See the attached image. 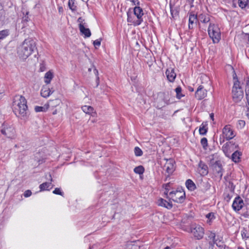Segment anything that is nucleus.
I'll use <instances>...</instances> for the list:
<instances>
[{
  "label": "nucleus",
  "instance_id": "cd10ccee",
  "mask_svg": "<svg viewBox=\"0 0 249 249\" xmlns=\"http://www.w3.org/2000/svg\"><path fill=\"white\" fill-rule=\"evenodd\" d=\"M170 12L171 16L173 18L178 16L179 13L178 7L172 5L171 3L170 4Z\"/></svg>",
  "mask_w": 249,
  "mask_h": 249
},
{
  "label": "nucleus",
  "instance_id": "680f3d73",
  "mask_svg": "<svg viewBox=\"0 0 249 249\" xmlns=\"http://www.w3.org/2000/svg\"><path fill=\"white\" fill-rule=\"evenodd\" d=\"M189 90L191 92H193L194 91V89L192 87H189Z\"/></svg>",
  "mask_w": 249,
  "mask_h": 249
},
{
  "label": "nucleus",
  "instance_id": "c85d7f7f",
  "mask_svg": "<svg viewBox=\"0 0 249 249\" xmlns=\"http://www.w3.org/2000/svg\"><path fill=\"white\" fill-rule=\"evenodd\" d=\"M242 237L244 240H247L249 238V228H243L241 231Z\"/></svg>",
  "mask_w": 249,
  "mask_h": 249
},
{
  "label": "nucleus",
  "instance_id": "774afa93",
  "mask_svg": "<svg viewBox=\"0 0 249 249\" xmlns=\"http://www.w3.org/2000/svg\"><path fill=\"white\" fill-rule=\"evenodd\" d=\"M247 116L248 117V119H249V112L247 114Z\"/></svg>",
  "mask_w": 249,
  "mask_h": 249
},
{
  "label": "nucleus",
  "instance_id": "a211bd4d",
  "mask_svg": "<svg viewBox=\"0 0 249 249\" xmlns=\"http://www.w3.org/2000/svg\"><path fill=\"white\" fill-rule=\"evenodd\" d=\"M198 167L199 168V172L201 176H204L208 174V166L202 161L200 160L199 161Z\"/></svg>",
  "mask_w": 249,
  "mask_h": 249
},
{
  "label": "nucleus",
  "instance_id": "338daca9",
  "mask_svg": "<svg viewBox=\"0 0 249 249\" xmlns=\"http://www.w3.org/2000/svg\"><path fill=\"white\" fill-rule=\"evenodd\" d=\"M164 249H171L169 247H166Z\"/></svg>",
  "mask_w": 249,
  "mask_h": 249
},
{
  "label": "nucleus",
  "instance_id": "13d9d810",
  "mask_svg": "<svg viewBox=\"0 0 249 249\" xmlns=\"http://www.w3.org/2000/svg\"><path fill=\"white\" fill-rule=\"evenodd\" d=\"M210 118L212 120H214V114L212 113L210 115Z\"/></svg>",
  "mask_w": 249,
  "mask_h": 249
},
{
  "label": "nucleus",
  "instance_id": "e433bc0d",
  "mask_svg": "<svg viewBox=\"0 0 249 249\" xmlns=\"http://www.w3.org/2000/svg\"><path fill=\"white\" fill-rule=\"evenodd\" d=\"M248 2L249 0H238L239 6L241 8L243 9L248 5Z\"/></svg>",
  "mask_w": 249,
  "mask_h": 249
},
{
  "label": "nucleus",
  "instance_id": "58836bf2",
  "mask_svg": "<svg viewBox=\"0 0 249 249\" xmlns=\"http://www.w3.org/2000/svg\"><path fill=\"white\" fill-rule=\"evenodd\" d=\"M163 187L164 188L165 190L164 194L165 195L166 197L167 198H169V197L168 196V192L169 190V188L170 187V183L169 182L166 184H163Z\"/></svg>",
  "mask_w": 249,
  "mask_h": 249
},
{
  "label": "nucleus",
  "instance_id": "aec40b11",
  "mask_svg": "<svg viewBox=\"0 0 249 249\" xmlns=\"http://www.w3.org/2000/svg\"><path fill=\"white\" fill-rule=\"evenodd\" d=\"M85 23H80L79 24V30L82 35H84L85 37H89L91 36V32L89 28L84 26Z\"/></svg>",
  "mask_w": 249,
  "mask_h": 249
},
{
  "label": "nucleus",
  "instance_id": "f8f14e48",
  "mask_svg": "<svg viewBox=\"0 0 249 249\" xmlns=\"http://www.w3.org/2000/svg\"><path fill=\"white\" fill-rule=\"evenodd\" d=\"M244 205L243 200L239 196H236L232 203V207L235 211H239Z\"/></svg>",
  "mask_w": 249,
  "mask_h": 249
},
{
  "label": "nucleus",
  "instance_id": "e2e57ef3",
  "mask_svg": "<svg viewBox=\"0 0 249 249\" xmlns=\"http://www.w3.org/2000/svg\"><path fill=\"white\" fill-rule=\"evenodd\" d=\"M3 95L4 94H3V93L0 92V99H1L3 97Z\"/></svg>",
  "mask_w": 249,
  "mask_h": 249
},
{
  "label": "nucleus",
  "instance_id": "8fccbe9b",
  "mask_svg": "<svg viewBox=\"0 0 249 249\" xmlns=\"http://www.w3.org/2000/svg\"><path fill=\"white\" fill-rule=\"evenodd\" d=\"M242 215L245 217V218H249V212L246 211L245 212H243L242 214Z\"/></svg>",
  "mask_w": 249,
  "mask_h": 249
},
{
  "label": "nucleus",
  "instance_id": "603ef678",
  "mask_svg": "<svg viewBox=\"0 0 249 249\" xmlns=\"http://www.w3.org/2000/svg\"><path fill=\"white\" fill-rule=\"evenodd\" d=\"M130 1L134 4V5H139L140 4V2L138 0H130Z\"/></svg>",
  "mask_w": 249,
  "mask_h": 249
},
{
  "label": "nucleus",
  "instance_id": "2f4dec72",
  "mask_svg": "<svg viewBox=\"0 0 249 249\" xmlns=\"http://www.w3.org/2000/svg\"><path fill=\"white\" fill-rule=\"evenodd\" d=\"M206 217L208 219L207 223L211 224L212 221L215 218L214 213H209L206 215Z\"/></svg>",
  "mask_w": 249,
  "mask_h": 249
},
{
  "label": "nucleus",
  "instance_id": "9b49d317",
  "mask_svg": "<svg viewBox=\"0 0 249 249\" xmlns=\"http://www.w3.org/2000/svg\"><path fill=\"white\" fill-rule=\"evenodd\" d=\"M175 162L171 159L167 160L164 165L166 173L168 174V177L172 175L175 170Z\"/></svg>",
  "mask_w": 249,
  "mask_h": 249
},
{
  "label": "nucleus",
  "instance_id": "0e129e2a",
  "mask_svg": "<svg viewBox=\"0 0 249 249\" xmlns=\"http://www.w3.org/2000/svg\"><path fill=\"white\" fill-rule=\"evenodd\" d=\"M227 198H228L229 200L231 199V197L230 195H228L227 196Z\"/></svg>",
  "mask_w": 249,
  "mask_h": 249
},
{
  "label": "nucleus",
  "instance_id": "ddd939ff",
  "mask_svg": "<svg viewBox=\"0 0 249 249\" xmlns=\"http://www.w3.org/2000/svg\"><path fill=\"white\" fill-rule=\"evenodd\" d=\"M133 12L134 15L137 18V22L136 24L140 25L143 21L142 17L143 15V12L142 8L139 6H136L134 8Z\"/></svg>",
  "mask_w": 249,
  "mask_h": 249
},
{
  "label": "nucleus",
  "instance_id": "864d4df0",
  "mask_svg": "<svg viewBox=\"0 0 249 249\" xmlns=\"http://www.w3.org/2000/svg\"><path fill=\"white\" fill-rule=\"evenodd\" d=\"M93 71H94V73L95 75H96V77H97V76H98V75H99L98 71L96 68L94 69Z\"/></svg>",
  "mask_w": 249,
  "mask_h": 249
},
{
  "label": "nucleus",
  "instance_id": "72a5a7b5",
  "mask_svg": "<svg viewBox=\"0 0 249 249\" xmlns=\"http://www.w3.org/2000/svg\"><path fill=\"white\" fill-rule=\"evenodd\" d=\"M75 0H69L68 6L69 8L73 12L76 10V6L74 3Z\"/></svg>",
  "mask_w": 249,
  "mask_h": 249
},
{
  "label": "nucleus",
  "instance_id": "6e6d98bb",
  "mask_svg": "<svg viewBox=\"0 0 249 249\" xmlns=\"http://www.w3.org/2000/svg\"><path fill=\"white\" fill-rule=\"evenodd\" d=\"M96 87L98 86L99 85V77L97 76L96 78Z\"/></svg>",
  "mask_w": 249,
  "mask_h": 249
},
{
  "label": "nucleus",
  "instance_id": "69168bd1",
  "mask_svg": "<svg viewBox=\"0 0 249 249\" xmlns=\"http://www.w3.org/2000/svg\"><path fill=\"white\" fill-rule=\"evenodd\" d=\"M246 84H247V85H248V86L249 85V79L247 80Z\"/></svg>",
  "mask_w": 249,
  "mask_h": 249
},
{
  "label": "nucleus",
  "instance_id": "5fc2aeb1",
  "mask_svg": "<svg viewBox=\"0 0 249 249\" xmlns=\"http://www.w3.org/2000/svg\"><path fill=\"white\" fill-rule=\"evenodd\" d=\"M84 21V20L82 18V17H79L78 19H77V21L78 22H79L80 23H83V22Z\"/></svg>",
  "mask_w": 249,
  "mask_h": 249
},
{
  "label": "nucleus",
  "instance_id": "4c0bfd02",
  "mask_svg": "<svg viewBox=\"0 0 249 249\" xmlns=\"http://www.w3.org/2000/svg\"><path fill=\"white\" fill-rule=\"evenodd\" d=\"M201 144L204 149H206L208 147V140L206 138H203L200 141Z\"/></svg>",
  "mask_w": 249,
  "mask_h": 249
},
{
  "label": "nucleus",
  "instance_id": "7ed1b4c3",
  "mask_svg": "<svg viewBox=\"0 0 249 249\" xmlns=\"http://www.w3.org/2000/svg\"><path fill=\"white\" fill-rule=\"evenodd\" d=\"M208 35L213 43H218L221 39V32L218 25L210 23L208 28Z\"/></svg>",
  "mask_w": 249,
  "mask_h": 249
},
{
  "label": "nucleus",
  "instance_id": "f03ea898",
  "mask_svg": "<svg viewBox=\"0 0 249 249\" xmlns=\"http://www.w3.org/2000/svg\"><path fill=\"white\" fill-rule=\"evenodd\" d=\"M37 50L35 41L32 38L25 39L18 47V53L23 59H26Z\"/></svg>",
  "mask_w": 249,
  "mask_h": 249
},
{
  "label": "nucleus",
  "instance_id": "f704fd0d",
  "mask_svg": "<svg viewBox=\"0 0 249 249\" xmlns=\"http://www.w3.org/2000/svg\"><path fill=\"white\" fill-rule=\"evenodd\" d=\"M182 89L179 86L178 87L175 89V91L176 92V97L178 99H180L181 97L184 96V95H183L181 93Z\"/></svg>",
  "mask_w": 249,
  "mask_h": 249
},
{
  "label": "nucleus",
  "instance_id": "2eb2a0df",
  "mask_svg": "<svg viewBox=\"0 0 249 249\" xmlns=\"http://www.w3.org/2000/svg\"><path fill=\"white\" fill-rule=\"evenodd\" d=\"M165 74L167 80L170 82H174L175 81L177 75L175 72L174 69L172 68H168L165 71Z\"/></svg>",
  "mask_w": 249,
  "mask_h": 249
},
{
  "label": "nucleus",
  "instance_id": "4d7b16f0",
  "mask_svg": "<svg viewBox=\"0 0 249 249\" xmlns=\"http://www.w3.org/2000/svg\"><path fill=\"white\" fill-rule=\"evenodd\" d=\"M205 184L206 185V187L207 188V189H209L211 187V185L208 182H206Z\"/></svg>",
  "mask_w": 249,
  "mask_h": 249
},
{
  "label": "nucleus",
  "instance_id": "4468645a",
  "mask_svg": "<svg viewBox=\"0 0 249 249\" xmlns=\"http://www.w3.org/2000/svg\"><path fill=\"white\" fill-rule=\"evenodd\" d=\"M189 15L188 28L189 29H193L196 25L197 21V15L193 12L188 13Z\"/></svg>",
  "mask_w": 249,
  "mask_h": 249
},
{
  "label": "nucleus",
  "instance_id": "6e6552de",
  "mask_svg": "<svg viewBox=\"0 0 249 249\" xmlns=\"http://www.w3.org/2000/svg\"><path fill=\"white\" fill-rule=\"evenodd\" d=\"M169 196H170V198L169 199V201L172 199L173 201L177 203H182L185 198V192L178 190L170 192Z\"/></svg>",
  "mask_w": 249,
  "mask_h": 249
},
{
  "label": "nucleus",
  "instance_id": "5701e85b",
  "mask_svg": "<svg viewBox=\"0 0 249 249\" xmlns=\"http://www.w3.org/2000/svg\"><path fill=\"white\" fill-rule=\"evenodd\" d=\"M127 21L130 23L134 26H138L140 24H135L137 22V20L134 19V16L133 15L132 13L128 11L127 12Z\"/></svg>",
  "mask_w": 249,
  "mask_h": 249
},
{
  "label": "nucleus",
  "instance_id": "0eeeda50",
  "mask_svg": "<svg viewBox=\"0 0 249 249\" xmlns=\"http://www.w3.org/2000/svg\"><path fill=\"white\" fill-rule=\"evenodd\" d=\"M211 168L214 176L221 179L224 172L221 162L220 160H216L214 162H211Z\"/></svg>",
  "mask_w": 249,
  "mask_h": 249
},
{
  "label": "nucleus",
  "instance_id": "9d476101",
  "mask_svg": "<svg viewBox=\"0 0 249 249\" xmlns=\"http://www.w3.org/2000/svg\"><path fill=\"white\" fill-rule=\"evenodd\" d=\"M191 232L197 239H202L204 234V230L200 225H196L191 230Z\"/></svg>",
  "mask_w": 249,
  "mask_h": 249
},
{
  "label": "nucleus",
  "instance_id": "052dcab7",
  "mask_svg": "<svg viewBox=\"0 0 249 249\" xmlns=\"http://www.w3.org/2000/svg\"><path fill=\"white\" fill-rule=\"evenodd\" d=\"M163 101H164V102L165 104H168V101H169V100H167V99H163Z\"/></svg>",
  "mask_w": 249,
  "mask_h": 249
},
{
  "label": "nucleus",
  "instance_id": "c756f323",
  "mask_svg": "<svg viewBox=\"0 0 249 249\" xmlns=\"http://www.w3.org/2000/svg\"><path fill=\"white\" fill-rule=\"evenodd\" d=\"M10 35V30L4 29L0 31V40H3L9 36Z\"/></svg>",
  "mask_w": 249,
  "mask_h": 249
},
{
  "label": "nucleus",
  "instance_id": "f257e3e1",
  "mask_svg": "<svg viewBox=\"0 0 249 249\" xmlns=\"http://www.w3.org/2000/svg\"><path fill=\"white\" fill-rule=\"evenodd\" d=\"M12 108L17 117L21 120H26L29 115L27 100L21 95H15L12 102Z\"/></svg>",
  "mask_w": 249,
  "mask_h": 249
},
{
  "label": "nucleus",
  "instance_id": "7c9ffc66",
  "mask_svg": "<svg viewBox=\"0 0 249 249\" xmlns=\"http://www.w3.org/2000/svg\"><path fill=\"white\" fill-rule=\"evenodd\" d=\"M82 109L86 114H90L93 111V108L89 106H84L82 107Z\"/></svg>",
  "mask_w": 249,
  "mask_h": 249
},
{
  "label": "nucleus",
  "instance_id": "a878e982",
  "mask_svg": "<svg viewBox=\"0 0 249 249\" xmlns=\"http://www.w3.org/2000/svg\"><path fill=\"white\" fill-rule=\"evenodd\" d=\"M207 124L206 123L203 122L199 128V133L201 135H205L208 131Z\"/></svg>",
  "mask_w": 249,
  "mask_h": 249
},
{
  "label": "nucleus",
  "instance_id": "a18cd8bd",
  "mask_svg": "<svg viewBox=\"0 0 249 249\" xmlns=\"http://www.w3.org/2000/svg\"><path fill=\"white\" fill-rule=\"evenodd\" d=\"M46 70L45 65L44 63H41L40 64V68L39 71L41 72H43L45 71Z\"/></svg>",
  "mask_w": 249,
  "mask_h": 249
},
{
  "label": "nucleus",
  "instance_id": "bf43d9fd",
  "mask_svg": "<svg viewBox=\"0 0 249 249\" xmlns=\"http://www.w3.org/2000/svg\"><path fill=\"white\" fill-rule=\"evenodd\" d=\"M235 0H224L226 2H231V1L234 2Z\"/></svg>",
  "mask_w": 249,
  "mask_h": 249
},
{
  "label": "nucleus",
  "instance_id": "473e14b6",
  "mask_svg": "<svg viewBox=\"0 0 249 249\" xmlns=\"http://www.w3.org/2000/svg\"><path fill=\"white\" fill-rule=\"evenodd\" d=\"M134 172L136 174H138L139 175H142L144 172V168L142 165H140L136 167L134 169Z\"/></svg>",
  "mask_w": 249,
  "mask_h": 249
},
{
  "label": "nucleus",
  "instance_id": "c03bdc74",
  "mask_svg": "<svg viewBox=\"0 0 249 249\" xmlns=\"http://www.w3.org/2000/svg\"><path fill=\"white\" fill-rule=\"evenodd\" d=\"M31 195H32V192L30 190H27L25 191L24 193V196L25 197H29L31 196Z\"/></svg>",
  "mask_w": 249,
  "mask_h": 249
},
{
  "label": "nucleus",
  "instance_id": "20e7f679",
  "mask_svg": "<svg viewBox=\"0 0 249 249\" xmlns=\"http://www.w3.org/2000/svg\"><path fill=\"white\" fill-rule=\"evenodd\" d=\"M232 97L233 101L235 103H239L244 96V92L240 81H236L232 88Z\"/></svg>",
  "mask_w": 249,
  "mask_h": 249
},
{
  "label": "nucleus",
  "instance_id": "c9c22d12",
  "mask_svg": "<svg viewBox=\"0 0 249 249\" xmlns=\"http://www.w3.org/2000/svg\"><path fill=\"white\" fill-rule=\"evenodd\" d=\"M246 124L245 121L242 120H238L236 124V127L238 129H243Z\"/></svg>",
  "mask_w": 249,
  "mask_h": 249
},
{
  "label": "nucleus",
  "instance_id": "39448f33",
  "mask_svg": "<svg viewBox=\"0 0 249 249\" xmlns=\"http://www.w3.org/2000/svg\"><path fill=\"white\" fill-rule=\"evenodd\" d=\"M235 136L236 133L231 128V126L230 124L226 125L222 129L223 139H222L221 137H220V144L225 142V139L229 141L233 139Z\"/></svg>",
  "mask_w": 249,
  "mask_h": 249
},
{
  "label": "nucleus",
  "instance_id": "4be33fe9",
  "mask_svg": "<svg viewBox=\"0 0 249 249\" xmlns=\"http://www.w3.org/2000/svg\"><path fill=\"white\" fill-rule=\"evenodd\" d=\"M53 187L51 182H44L39 185L40 191H50Z\"/></svg>",
  "mask_w": 249,
  "mask_h": 249
},
{
  "label": "nucleus",
  "instance_id": "f3484780",
  "mask_svg": "<svg viewBox=\"0 0 249 249\" xmlns=\"http://www.w3.org/2000/svg\"><path fill=\"white\" fill-rule=\"evenodd\" d=\"M54 92L53 89H50L47 86H43L41 89V95L44 98L48 97L51 94Z\"/></svg>",
  "mask_w": 249,
  "mask_h": 249
},
{
  "label": "nucleus",
  "instance_id": "b1692460",
  "mask_svg": "<svg viewBox=\"0 0 249 249\" xmlns=\"http://www.w3.org/2000/svg\"><path fill=\"white\" fill-rule=\"evenodd\" d=\"M187 188L190 191H194L196 188L195 183L190 179H188L185 182Z\"/></svg>",
  "mask_w": 249,
  "mask_h": 249
},
{
  "label": "nucleus",
  "instance_id": "bb28decb",
  "mask_svg": "<svg viewBox=\"0 0 249 249\" xmlns=\"http://www.w3.org/2000/svg\"><path fill=\"white\" fill-rule=\"evenodd\" d=\"M200 21L203 23H207L210 21V16L206 14H201L199 15Z\"/></svg>",
  "mask_w": 249,
  "mask_h": 249
},
{
  "label": "nucleus",
  "instance_id": "dca6fc26",
  "mask_svg": "<svg viewBox=\"0 0 249 249\" xmlns=\"http://www.w3.org/2000/svg\"><path fill=\"white\" fill-rule=\"evenodd\" d=\"M206 95V91L204 89L203 87L202 86H199L196 93H195V96L196 98H197L198 100H201L205 97Z\"/></svg>",
  "mask_w": 249,
  "mask_h": 249
},
{
  "label": "nucleus",
  "instance_id": "1a4fd4ad",
  "mask_svg": "<svg viewBox=\"0 0 249 249\" xmlns=\"http://www.w3.org/2000/svg\"><path fill=\"white\" fill-rule=\"evenodd\" d=\"M0 132L1 134L8 139H13L15 138L16 131L14 127L12 126H6L5 124H3Z\"/></svg>",
  "mask_w": 249,
  "mask_h": 249
},
{
  "label": "nucleus",
  "instance_id": "412c9836",
  "mask_svg": "<svg viewBox=\"0 0 249 249\" xmlns=\"http://www.w3.org/2000/svg\"><path fill=\"white\" fill-rule=\"evenodd\" d=\"M242 155V152L237 150L231 154L230 157L233 161L237 163L240 161Z\"/></svg>",
  "mask_w": 249,
  "mask_h": 249
},
{
  "label": "nucleus",
  "instance_id": "3c124183",
  "mask_svg": "<svg viewBox=\"0 0 249 249\" xmlns=\"http://www.w3.org/2000/svg\"><path fill=\"white\" fill-rule=\"evenodd\" d=\"M46 178L47 179L50 180V181H51L50 182L52 183V182L53 181V178H52V176L50 173H49L48 175H46Z\"/></svg>",
  "mask_w": 249,
  "mask_h": 249
},
{
  "label": "nucleus",
  "instance_id": "09e8293b",
  "mask_svg": "<svg viewBox=\"0 0 249 249\" xmlns=\"http://www.w3.org/2000/svg\"><path fill=\"white\" fill-rule=\"evenodd\" d=\"M233 83H234L236 81H239L237 78V75L234 71H233Z\"/></svg>",
  "mask_w": 249,
  "mask_h": 249
},
{
  "label": "nucleus",
  "instance_id": "423d86ee",
  "mask_svg": "<svg viewBox=\"0 0 249 249\" xmlns=\"http://www.w3.org/2000/svg\"><path fill=\"white\" fill-rule=\"evenodd\" d=\"M239 148V145L233 141H229L226 142L222 146V149L225 155L227 157H230L232 152Z\"/></svg>",
  "mask_w": 249,
  "mask_h": 249
},
{
  "label": "nucleus",
  "instance_id": "ea45409f",
  "mask_svg": "<svg viewBox=\"0 0 249 249\" xmlns=\"http://www.w3.org/2000/svg\"><path fill=\"white\" fill-rule=\"evenodd\" d=\"M134 153L136 156L139 157L142 155V151L140 148L136 146L134 148Z\"/></svg>",
  "mask_w": 249,
  "mask_h": 249
},
{
  "label": "nucleus",
  "instance_id": "6ab92c4d",
  "mask_svg": "<svg viewBox=\"0 0 249 249\" xmlns=\"http://www.w3.org/2000/svg\"><path fill=\"white\" fill-rule=\"evenodd\" d=\"M158 205L160 206L164 207L168 210H170L173 207V204L170 201H167L166 200L160 198L158 200Z\"/></svg>",
  "mask_w": 249,
  "mask_h": 249
},
{
  "label": "nucleus",
  "instance_id": "de8ad7c7",
  "mask_svg": "<svg viewBox=\"0 0 249 249\" xmlns=\"http://www.w3.org/2000/svg\"><path fill=\"white\" fill-rule=\"evenodd\" d=\"M44 107H43L36 106L35 108V110L36 112H40L43 110Z\"/></svg>",
  "mask_w": 249,
  "mask_h": 249
},
{
  "label": "nucleus",
  "instance_id": "37998d69",
  "mask_svg": "<svg viewBox=\"0 0 249 249\" xmlns=\"http://www.w3.org/2000/svg\"><path fill=\"white\" fill-rule=\"evenodd\" d=\"M28 15V12H26V15L22 18V22L23 23H27L29 21V18Z\"/></svg>",
  "mask_w": 249,
  "mask_h": 249
},
{
  "label": "nucleus",
  "instance_id": "a19ab883",
  "mask_svg": "<svg viewBox=\"0 0 249 249\" xmlns=\"http://www.w3.org/2000/svg\"><path fill=\"white\" fill-rule=\"evenodd\" d=\"M53 193L55 195H60L61 196H64V193L62 192L61 189L60 188H56L53 191Z\"/></svg>",
  "mask_w": 249,
  "mask_h": 249
},
{
  "label": "nucleus",
  "instance_id": "79ce46f5",
  "mask_svg": "<svg viewBox=\"0 0 249 249\" xmlns=\"http://www.w3.org/2000/svg\"><path fill=\"white\" fill-rule=\"evenodd\" d=\"M102 38L97 39L93 41V45L95 47H99L101 45V42L102 41Z\"/></svg>",
  "mask_w": 249,
  "mask_h": 249
},
{
  "label": "nucleus",
  "instance_id": "49530a36",
  "mask_svg": "<svg viewBox=\"0 0 249 249\" xmlns=\"http://www.w3.org/2000/svg\"><path fill=\"white\" fill-rule=\"evenodd\" d=\"M4 10L0 7V20H3L4 18Z\"/></svg>",
  "mask_w": 249,
  "mask_h": 249
},
{
  "label": "nucleus",
  "instance_id": "393cba45",
  "mask_svg": "<svg viewBox=\"0 0 249 249\" xmlns=\"http://www.w3.org/2000/svg\"><path fill=\"white\" fill-rule=\"evenodd\" d=\"M53 77V73L51 71L47 72L44 76V82L48 85L51 83V80Z\"/></svg>",
  "mask_w": 249,
  "mask_h": 249
}]
</instances>
